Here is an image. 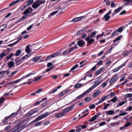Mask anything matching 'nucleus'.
I'll return each mask as SVG.
<instances>
[{"mask_svg": "<svg viewBox=\"0 0 132 132\" xmlns=\"http://www.w3.org/2000/svg\"><path fill=\"white\" fill-rule=\"evenodd\" d=\"M96 65L97 64H96L94 67L92 68L89 71L87 72V73L89 72L92 73L96 69Z\"/></svg>", "mask_w": 132, "mask_h": 132, "instance_id": "20", "label": "nucleus"}, {"mask_svg": "<svg viewBox=\"0 0 132 132\" xmlns=\"http://www.w3.org/2000/svg\"><path fill=\"white\" fill-rule=\"evenodd\" d=\"M24 79V78H23V77H22V78H21L19 79H18L17 80H16L15 81H13V82L14 83H17L19 82H20V81Z\"/></svg>", "mask_w": 132, "mask_h": 132, "instance_id": "37", "label": "nucleus"}, {"mask_svg": "<svg viewBox=\"0 0 132 132\" xmlns=\"http://www.w3.org/2000/svg\"><path fill=\"white\" fill-rule=\"evenodd\" d=\"M65 94V93H64L63 91L61 92L59 94V96L60 97H62Z\"/></svg>", "mask_w": 132, "mask_h": 132, "instance_id": "51", "label": "nucleus"}, {"mask_svg": "<svg viewBox=\"0 0 132 132\" xmlns=\"http://www.w3.org/2000/svg\"><path fill=\"white\" fill-rule=\"evenodd\" d=\"M83 30H81L80 31H78L76 34V35H77L79 36L81 34V32H82Z\"/></svg>", "mask_w": 132, "mask_h": 132, "instance_id": "61", "label": "nucleus"}, {"mask_svg": "<svg viewBox=\"0 0 132 132\" xmlns=\"http://www.w3.org/2000/svg\"><path fill=\"white\" fill-rule=\"evenodd\" d=\"M60 54V53L59 52H56L52 54H51L47 57L45 59V61H47L50 60L52 58L55 57Z\"/></svg>", "mask_w": 132, "mask_h": 132, "instance_id": "8", "label": "nucleus"}, {"mask_svg": "<svg viewBox=\"0 0 132 132\" xmlns=\"http://www.w3.org/2000/svg\"><path fill=\"white\" fill-rule=\"evenodd\" d=\"M33 9L31 7H29L27 9H26L23 13V14L24 15L22 17L18 19L17 22L21 21L25 19L28 16L30 15L33 12Z\"/></svg>", "mask_w": 132, "mask_h": 132, "instance_id": "1", "label": "nucleus"}, {"mask_svg": "<svg viewBox=\"0 0 132 132\" xmlns=\"http://www.w3.org/2000/svg\"><path fill=\"white\" fill-rule=\"evenodd\" d=\"M22 38V37L21 36H20L18 38H17V39H18V40L17 41H16L15 42L16 43V44L18 43V42H19V41Z\"/></svg>", "mask_w": 132, "mask_h": 132, "instance_id": "59", "label": "nucleus"}, {"mask_svg": "<svg viewBox=\"0 0 132 132\" xmlns=\"http://www.w3.org/2000/svg\"><path fill=\"white\" fill-rule=\"evenodd\" d=\"M91 99V98L90 97H87L85 98V101L86 102H88L90 101Z\"/></svg>", "mask_w": 132, "mask_h": 132, "instance_id": "42", "label": "nucleus"}, {"mask_svg": "<svg viewBox=\"0 0 132 132\" xmlns=\"http://www.w3.org/2000/svg\"><path fill=\"white\" fill-rule=\"evenodd\" d=\"M102 81L100 80V81H95L94 82L95 84L93 85L92 87H90L88 90L86 91L83 93L84 96L88 93L90 91L94 89L98 85L100 84L102 82Z\"/></svg>", "mask_w": 132, "mask_h": 132, "instance_id": "3", "label": "nucleus"}, {"mask_svg": "<svg viewBox=\"0 0 132 132\" xmlns=\"http://www.w3.org/2000/svg\"><path fill=\"white\" fill-rule=\"evenodd\" d=\"M13 54V53H11L9 56H6L7 60H6V61L10 59L12 57Z\"/></svg>", "mask_w": 132, "mask_h": 132, "instance_id": "39", "label": "nucleus"}, {"mask_svg": "<svg viewBox=\"0 0 132 132\" xmlns=\"http://www.w3.org/2000/svg\"><path fill=\"white\" fill-rule=\"evenodd\" d=\"M17 44L16 43V42H15L13 43L9 44L8 45H7V46L11 47V46H14V45H15V44Z\"/></svg>", "mask_w": 132, "mask_h": 132, "instance_id": "60", "label": "nucleus"}, {"mask_svg": "<svg viewBox=\"0 0 132 132\" xmlns=\"http://www.w3.org/2000/svg\"><path fill=\"white\" fill-rule=\"evenodd\" d=\"M45 1L44 0L43 1H41L39 0H38L35 2L32 5V7L34 9H36L40 5L44 3Z\"/></svg>", "mask_w": 132, "mask_h": 132, "instance_id": "6", "label": "nucleus"}, {"mask_svg": "<svg viewBox=\"0 0 132 132\" xmlns=\"http://www.w3.org/2000/svg\"><path fill=\"white\" fill-rule=\"evenodd\" d=\"M42 77V76H39L38 78L35 79L34 80L35 81H37L38 80H39Z\"/></svg>", "mask_w": 132, "mask_h": 132, "instance_id": "62", "label": "nucleus"}, {"mask_svg": "<svg viewBox=\"0 0 132 132\" xmlns=\"http://www.w3.org/2000/svg\"><path fill=\"white\" fill-rule=\"evenodd\" d=\"M29 121V119H26L22 121L21 122V124H26Z\"/></svg>", "mask_w": 132, "mask_h": 132, "instance_id": "22", "label": "nucleus"}, {"mask_svg": "<svg viewBox=\"0 0 132 132\" xmlns=\"http://www.w3.org/2000/svg\"><path fill=\"white\" fill-rule=\"evenodd\" d=\"M78 45L80 47H83L85 44V42L83 40L78 41L77 42Z\"/></svg>", "mask_w": 132, "mask_h": 132, "instance_id": "11", "label": "nucleus"}, {"mask_svg": "<svg viewBox=\"0 0 132 132\" xmlns=\"http://www.w3.org/2000/svg\"><path fill=\"white\" fill-rule=\"evenodd\" d=\"M125 96L126 97H130L132 96V94L130 93L126 94L125 95Z\"/></svg>", "mask_w": 132, "mask_h": 132, "instance_id": "48", "label": "nucleus"}, {"mask_svg": "<svg viewBox=\"0 0 132 132\" xmlns=\"http://www.w3.org/2000/svg\"><path fill=\"white\" fill-rule=\"evenodd\" d=\"M127 62V61H126L125 62H124L120 66H119L120 69L123 67L124 66H125L126 65Z\"/></svg>", "mask_w": 132, "mask_h": 132, "instance_id": "52", "label": "nucleus"}, {"mask_svg": "<svg viewBox=\"0 0 132 132\" xmlns=\"http://www.w3.org/2000/svg\"><path fill=\"white\" fill-rule=\"evenodd\" d=\"M17 70H16L14 71L13 72L11 73L9 75H8V76L9 77H12L13 75H15L17 72Z\"/></svg>", "mask_w": 132, "mask_h": 132, "instance_id": "35", "label": "nucleus"}, {"mask_svg": "<svg viewBox=\"0 0 132 132\" xmlns=\"http://www.w3.org/2000/svg\"><path fill=\"white\" fill-rule=\"evenodd\" d=\"M80 21L79 17L75 18L72 20L73 22H76Z\"/></svg>", "mask_w": 132, "mask_h": 132, "instance_id": "46", "label": "nucleus"}, {"mask_svg": "<svg viewBox=\"0 0 132 132\" xmlns=\"http://www.w3.org/2000/svg\"><path fill=\"white\" fill-rule=\"evenodd\" d=\"M21 53V51L20 50H17L15 54V55L18 56Z\"/></svg>", "mask_w": 132, "mask_h": 132, "instance_id": "38", "label": "nucleus"}, {"mask_svg": "<svg viewBox=\"0 0 132 132\" xmlns=\"http://www.w3.org/2000/svg\"><path fill=\"white\" fill-rule=\"evenodd\" d=\"M81 86V84L79 83L76 84L75 86V88H78L80 87Z\"/></svg>", "mask_w": 132, "mask_h": 132, "instance_id": "44", "label": "nucleus"}, {"mask_svg": "<svg viewBox=\"0 0 132 132\" xmlns=\"http://www.w3.org/2000/svg\"><path fill=\"white\" fill-rule=\"evenodd\" d=\"M126 102V101H122V102L120 103L119 104H118L117 106V107H118L120 106H122Z\"/></svg>", "mask_w": 132, "mask_h": 132, "instance_id": "36", "label": "nucleus"}, {"mask_svg": "<svg viewBox=\"0 0 132 132\" xmlns=\"http://www.w3.org/2000/svg\"><path fill=\"white\" fill-rule=\"evenodd\" d=\"M110 105V104H107L106 105H104V107L103 108V109L105 110L107 109L109 105Z\"/></svg>", "mask_w": 132, "mask_h": 132, "instance_id": "53", "label": "nucleus"}, {"mask_svg": "<svg viewBox=\"0 0 132 132\" xmlns=\"http://www.w3.org/2000/svg\"><path fill=\"white\" fill-rule=\"evenodd\" d=\"M111 12L112 10H110L108 13L104 15L103 19H104V20L106 21H108L110 19V16L109 15L111 13Z\"/></svg>", "mask_w": 132, "mask_h": 132, "instance_id": "10", "label": "nucleus"}, {"mask_svg": "<svg viewBox=\"0 0 132 132\" xmlns=\"http://www.w3.org/2000/svg\"><path fill=\"white\" fill-rule=\"evenodd\" d=\"M104 69V67H102L100 68L95 73V75H98Z\"/></svg>", "mask_w": 132, "mask_h": 132, "instance_id": "16", "label": "nucleus"}, {"mask_svg": "<svg viewBox=\"0 0 132 132\" xmlns=\"http://www.w3.org/2000/svg\"><path fill=\"white\" fill-rule=\"evenodd\" d=\"M84 96H85L84 95V94H83V93L82 94L78 96L76 99L74 100L73 101H72V102H73V101H75L76 100L77 98H78V99L81 98H82V97H83Z\"/></svg>", "mask_w": 132, "mask_h": 132, "instance_id": "33", "label": "nucleus"}, {"mask_svg": "<svg viewBox=\"0 0 132 132\" xmlns=\"http://www.w3.org/2000/svg\"><path fill=\"white\" fill-rule=\"evenodd\" d=\"M21 109V107H20V108L18 109V111H17V112L16 113H12L11 115L9 116H8L6 117L3 120H2V121H3V122L4 123H6L8 122V121H7V120L9 119V118L12 117L14 115H15V116H16L17 115V114H18V112Z\"/></svg>", "mask_w": 132, "mask_h": 132, "instance_id": "7", "label": "nucleus"}, {"mask_svg": "<svg viewBox=\"0 0 132 132\" xmlns=\"http://www.w3.org/2000/svg\"><path fill=\"white\" fill-rule=\"evenodd\" d=\"M95 107V105L94 104H93L90 105L89 108L90 109H92L94 108Z\"/></svg>", "mask_w": 132, "mask_h": 132, "instance_id": "56", "label": "nucleus"}, {"mask_svg": "<svg viewBox=\"0 0 132 132\" xmlns=\"http://www.w3.org/2000/svg\"><path fill=\"white\" fill-rule=\"evenodd\" d=\"M34 73H29V74L27 75L26 76H24L23 77V78H24V79L27 77H28L29 76H30V75H32L33 74H34Z\"/></svg>", "mask_w": 132, "mask_h": 132, "instance_id": "50", "label": "nucleus"}, {"mask_svg": "<svg viewBox=\"0 0 132 132\" xmlns=\"http://www.w3.org/2000/svg\"><path fill=\"white\" fill-rule=\"evenodd\" d=\"M30 45H28L26 46L25 51L27 53H29L30 51Z\"/></svg>", "mask_w": 132, "mask_h": 132, "instance_id": "24", "label": "nucleus"}, {"mask_svg": "<svg viewBox=\"0 0 132 132\" xmlns=\"http://www.w3.org/2000/svg\"><path fill=\"white\" fill-rule=\"evenodd\" d=\"M5 56V54L4 53L2 52L0 54V58L1 59H2Z\"/></svg>", "mask_w": 132, "mask_h": 132, "instance_id": "41", "label": "nucleus"}, {"mask_svg": "<svg viewBox=\"0 0 132 132\" xmlns=\"http://www.w3.org/2000/svg\"><path fill=\"white\" fill-rule=\"evenodd\" d=\"M82 130L81 126L80 125L77 127L76 128V130L77 132H80Z\"/></svg>", "mask_w": 132, "mask_h": 132, "instance_id": "27", "label": "nucleus"}, {"mask_svg": "<svg viewBox=\"0 0 132 132\" xmlns=\"http://www.w3.org/2000/svg\"><path fill=\"white\" fill-rule=\"evenodd\" d=\"M101 93V91L98 90L95 92L93 94V96L94 97H96L97 96Z\"/></svg>", "mask_w": 132, "mask_h": 132, "instance_id": "12", "label": "nucleus"}, {"mask_svg": "<svg viewBox=\"0 0 132 132\" xmlns=\"http://www.w3.org/2000/svg\"><path fill=\"white\" fill-rule=\"evenodd\" d=\"M106 124V122H101L99 124V126H102L105 125Z\"/></svg>", "mask_w": 132, "mask_h": 132, "instance_id": "64", "label": "nucleus"}, {"mask_svg": "<svg viewBox=\"0 0 132 132\" xmlns=\"http://www.w3.org/2000/svg\"><path fill=\"white\" fill-rule=\"evenodd\" d=\"M58 12V11H56L52 12L51 13H50V15H48V17H50L51 16H53L55 14H56Z\"/></svg>", "mask_w": 132, "mask_h": 132, "instance_id": "31", "label": "nucleus"}, {"mask_svg": "<svg viewBox=\"0 0 132 132\" xmlns=\"http://www.w3.org/2000/svg\"><path fill=\"white\" fill-rule=\"evenodd\" d=\"M19 2H20V0H17L13 1L9 4V6H11Z\"/></svg>", "mask_w": 132, "mask_h": 132, "instance_id": "21", "label": "nucleus"}, {"mask_svg": "<svg viewBox=\"0 0 132 132\" xmlns=\"http://www.w3.org/2000/svg\"><path fill=\"white\" fill-rule=\"evenodd\" d=\"M120 69V68H119V67H118L117 68L114 69L113 70V72H116L118 71Z\"/></svg>", "mask_w": 132, "mask_h": 132, "instance_id": "63", "label": "nucleus"}, {"mask_svg": "<svg viewBox=\"0 0 132 132\" xmlns=\"http://www.w3.org/2000/svg\"><path fill=\"white\" fill-rule=\"evenodd\" d=\"M131 125L132 124H131L130 122H128L124 126V127H125V128Z\"/></svg>", "mask_w": 132, "mask_h": 132, "instance_id": "45", "label": "nucleus"}, {"mask_svg": "<svg viewBox=\"0 0 132 132\" xmlns=\"http://www.w3.org/2000/svg\"><path fill=\"white\" fill-rule=\"evenodd\" d=\"M109 95L108 94L104 96L99 101V102L101 103H102L108 97Z\"/></svg>", "mask_w": 132, "mask_h": 132, "instance_id": "14", "label": "nucleus"}, {"mask_svg": "<svg viewBox=\"0 0 132 132\" xmlns=\"http://www.w3.org/2000/svg\"><path fill=\"white\" fill-rule=\"evenodd\" d=\"M57 88L55 89L54 90H53L51 92L49 93V94H51L52 93H54L56 91H57Z\"/></svg>", "mask_w": 132, "mask_h": 132, "instance_id": "58", "label": "nucleus"}, {"mask_svg": "<svg viewBox=\"0 0 132 132\" xmlns=\"http://www.w3.org/2000/svg\"><path fill=\"white\" fill-rule=\"evenodd\" d=\"M97 118L96 117L95 115L91 119H89L88 120V121L90 122H92L94 121Z\"/></svg>", "mask_w": 132, "mask_h": 132, "instance_id": "30", "label": "nucleus"}, {"mask_svg": "<svg viewBox=\"0 0 132 132\" xmlns=\"http://www.w3.org/2000/svg\"><path fill=\"white\" fill-rule=\"evenodd\" d=\"M119 75L116 74L114 75L113 77L110 79L109 82L110 84L113 83L118 78Z\"/></svg>", "mask_w": 132, "mask_h": 132, "instance_id": "9", "label": "nucleus"}, {"mask_svg": "<svg viewBox=\"0 0 132 132\" xmlns=\"http://www.w3.org/2000/svg\"><path fill=\"white\" fill-rule=\"evenodd\" d=\"M49 114H50V113H49V112H47L40 115L38 117L36 118L34 121L30 123V125H32L34 123L37 122L41 120L42 119L46 117Z\"/></svg>", "mask_w": 132, "mask_h": 132, "instance_id": "4", "label": "nucleus"}, {"mask_svg": "<svg viewBox=\"0 0 132 132\" xmlns=\"http://www.w3.org/2000/svg\"><path fill=\"white\" fill-rule=\"evenodd\" d=\"M105 113L106 114L111 115L115 114V112L114 110H111L105 112Z\"/></svg>", "mask_w": 132, "mask_h": 132, "instance_id": "13", "label": "nucleus"}, {"mask_svg": "<svg viewBox=\"0 0 132 132\" xmlns=\"http://www.w3.org/2000/svg\"><path fill=\"white\" fill-rule=\"evenodd\" d=\"M118 99V98L117 96H115L112 99H111V101L112 102H115Z\"/></svg>", "mask_w": 132, "mask_h": 132, "instance_id": "29", "label": "nucleus"}, {"mask_svg": "<svg viewBox=\"0 0 132 132\" xmlns=\"http://www.w3.org/2000/svg\"><path fill=\"white\" fill-rule=\"evenodd\" d=\"M128 114L127 112H123L119 114L120 116H122Z\"/></svg>", "mask_w": 132, "mask_h": 132, "instance_id": "57", "label": "nucleus"}, {"mask_svg": "<svg viewBox=\"0 0 132 132\" xmlns=\"http://www.w3.org/2000/svg\"><path fill=\"white\" fill-rule=\"evenodd\" d=\"M79 66L78 64H76L74 66H73L71 69V70L72 71L75 69L76 68H77Z\"/></svg>", "mask_w": 132, "mask_h": 132, "instance_id": "43", "label": "nucleus"}, {"mask_svg": "<svg viewBox=\"0 0 132 132\" xmlns=\"http://www.w3.org/2000/svg\"><path fill=\"white\" fill-rule=\"evenodd\" d=\"M114 1H112L111 2V6L112 7H114L115 6V5L114 4Z\"/></svg>", "mask_w": 132, "mask_h": 132, "instance_id": "49", "label": "nucleus"}, {"mask_svg": "<svg viewBox=\"0 0 132 132\" xmlns=\"http://www.w3.org/2000/svg\"><path fill=\"white\" fill-rule=\"evenodd\" d=\"M122 7H119L115 10L114 11L116 13H118L120 11V10L122 9Z\"/></svg>", "mask_w": 132, "mask_h": 132, "instance_id": "40", "label": "nucleus"}, {"mask_svg": "<svg viewBox=\"0 0 132 132\" xmlns=\"http://www.w3.org/2000/svg\"><path fill=\"white\" fill-rule=\"evenodd\" d=\"M65 9V7L63 6L62 7V6L60 5L58 7H57L56 8L57 10L58 11V12L59 11H61V10H63Z\"/></svg>", "mask_w": 132, "mask_h": 132, "instance_id": "23", "label": "nucleus"}, {"mask_svg": "<svg viewBox=\"0 0 132 132\" xmlns=\"http://www.w3.org/2000/svg\"><path fill=\"white\" fill-rule=\"evenodd\" d=\"M14 65V62L13 61L9 62L8 63V66L9 67V69L11 68Z\"/></svg>", "mask_w": 132, "mask_h": 132, "instance_id": "17", "label": "nucleus"}, {"mask_svg": "<svg viewBox=\"0 0 132 132\" xmlns=\"http://www.w3.org/2000/svg\"><path fill=\"white\" fill-rule=\"evenodd\" d=\"M97 33V31H94L92 32L90 36L89 35L86 38L85 40L88 43L91 44L94 42V39L93 38L91 39V38L95 37V36Z\"/></svg>", "mask_w": 132, "mask_h": 132, "instance_id": "2", "label": "nucleus"}, {"mask_svg": "<svg viewBox=\"0 0 132 132\" xmlns=\"http://www.w3.org/2000/svg\"><path fill=\"white\" fill-rule=\"evenodd\" d=\"M122 36V35H120L118 37L116 38L115 39L113 40V43H114L115 42H116L119 40L121 38Z\"/></svg>", "mask_w": 132, "mask_h": 132, "instance_id": "32", "label": "nucleus"}, {"mask_svg": "<svg viewBox=\"0 0 132 132\" xmlns=\"http://www.w3.org/2000/svg\"><path fill=\"white\" fill-rule=\"evenodd\" d=\"M119 34L118 31L117 30H116L114 31L113 33L111 34V36H114Z\"/></svg>", "mask_w": 132, "mask_h": 132, "instance_id": "28", "label": "nucleus"}, {"mask_svg": "<svg viewBox=\"0 0 132 132\" xmlns=\"http://www.w3.org/2000/svg\"><path fill=\"white\" fill-rule=\"evenodd\" d=\"M75 106V105H71L69 107L66 108L68 112L72 109Z\"/></svg>", "mask_w": 132, "mask_h": 132, "instance_id": "34", "label": "nucleus"}, {"mask_svg": "<svg viewBox=\"0 0 132 132\" xmlns=\"http://www.w3.org/2000/svg\"><path fill=\"white\" fill-rule=\"evenodd\" d=\"M64 113L61 112L55 115V117L56 118H59L64 116Z\"/></svg>", "mask_w": 132, "mask_h": 132, "instance_id": "18", "label": "nucleus"}, {"mask_svg": "<svg viewBox=\"0 0 132 132\" xmlns=\"http://www.w3.org/2000/svg\"><path fill=\"white\" fill-rule=\"evenodd\" d=\"M78 47L77 46L76 44L75 46L69 49L68 52V54L70 53L72 51L75 49H77Z\"/></svg>", "mask_w": 132, "mask_h": 132, "instance_id": "15", "label": "nucleus"}, {"mask_svg": "<svg viewBox=\"0 0 132 132\" xmlns=\"http://www.w3.org/2000/svg\"><path fill=\"white\" fill-rule=\"evenodd\" d=\"M131 110H132V106H130L129 107H128L127 108L126 110V111H130Z\"/></svg>", "mask_w": 132, "mask_h": 132, "instance_id": "55", "label": "nucleus"}, {"mask_svg": "<svg viewBox=\"0 0 132 132\" xmlns=\"http://www.w3.org/2000/svg\"><path fill=\"white\" fill-rule=\"evenodd\" d=\"M34 114L32 111L31 110L29 111L28 113H27L26 114V117H28L32 115V114Z\"/></svg>", "mask_w": 132, "mask_h": 132, "instance_id": "19", "label": "nucleus"}, {"mask_svg": "<svg viewBox=\"0 0 132 132\" xmlns=\"http://www.w3.org/2000/svg\"><path fill=\"white\" fill-rule=\"evenodd\" d=\"M43 123V121H40L36 123L35 124V126H38L41 125Z\"/></svg>", "mask_w": 132, "mask_h": 132, "instance_id": "47", "label": "nucleus"}, {"mask_svg": "<svg viewBox=\"0 0 132 132\" xmlns=\"http://www.w3.org/2000/svg\"><path fill=\"white\" fill-rule=\"evenodd\" d=\"M27 127L26 124H21V123L20 124L18 125L15 128V132H18L23 130Z\"/></svg>", "mask_w": 132, "mask_h": 132, "instance_id": "5", "label": "nucleus"}, {"mask_svg": "<svg viewBox=\"0 0 132 132\" xmlns=\"http://www.w3.org/2000/svg\"><path fill=\"white\" fill-rule=\"evenodd\" d=\"M123 28L122 27H120L117 30L118 31V32H121L123 30Z\"/></svg>", "mask_w": 132, "mask_h": 132, "instance_id": "54", "label": "nucleus"}, {"mask_svg": "<svg viewBox=\"0 0 132 132\" xmlns=\"http://www.w3.org/2000/svg\"><path fill=\"white\" fill-rule=\"evenodd\" d=\"M41 57L42 56H41L36 57L33 58L32 61L34 62H35L38 60L39 59L41 58Z\"/></svg>", "mask_w": 132, "mask_h": 132, "instance_id": "25", "label": "nucleus"}, {"mask_svg": "<svg viewBox=\"0 0 132 132\" xmlns=\"http://www.w3.org/2000/svg\"><path fill=\"white\" fill-rule=\"evenodd\" d=\"M34 2L33 0H29L27 2V6H28L32 4Z\"/></svg>", "mask_w": 132, "mask_h": 132, "instance_id": "26", "label": "nucleus"}]
</instances>
